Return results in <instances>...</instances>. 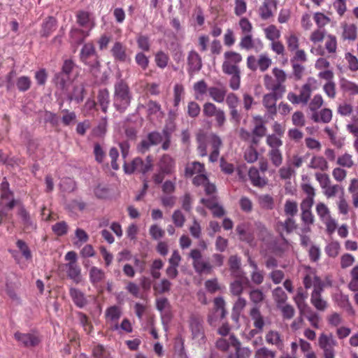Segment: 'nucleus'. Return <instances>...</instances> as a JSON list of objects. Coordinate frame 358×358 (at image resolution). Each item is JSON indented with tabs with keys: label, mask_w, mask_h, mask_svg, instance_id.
<instances>
[{
	"label": "nucleus",
	"mask_w": 358,
	"mask_h": 358,
	"mask_svg": "<svg viewBox=\"0 0 358 358\" xmlns=\"http://www.w3.org/2000/svg\"><path fill=\"white\" fill-rule=\"evenodd\" d=\"M97 101L98 103L101 108L102 111L106 113L110 103V95L107 89H103L99 91L97 95Z\"/></svg>",
	"instance_id": "nucleus-46"
},
{
	"label": "nucleus",
	"mask_w": 358,
	"mask_h": 358,
	"mask_svg": "<svg viewBox=\"0 0 358 358\" xmlns=\"http://www.w3.org/2000/svg\"><path fill=\"white\" fill-rule=\"evenodd\" d=\"M60 189L65 192H71L76 189V182L71 178H64L59 183Z\"/></svg>",
	"instance_id": "nucleus-62"
},
{
	"label": "nucleus",
	"mask_w": 358,
	"mask_h": 358,
	"mask_svg": "<svg viewBox=\"0 0 358 358\" xmlns=\"http://www.w3.org/2000/svg\"><path fill=\"white\" fill-rule=\"evenodd\" d=\"M132 98L127 83L122 80H118L114 85L113 106L120 113H124L130 106Z\"/></svg>",
	"instance_id": "nucleus-1"
},
{
	"label": "nucleus",
	"mask_w": 358,
	"mask_h": 358,
	"mask_svg": "<svg viewBox=\"0 0 358 358\" xmlns=\"http://www.w3.org/2000/svg\"><path fill=\"white\" fill-rule=\"evenodd\" d=\"M273 298L277 307L286 303L288 297L282 287H278L273 290Z\"/></svg>",
	"instance_id": "nucleus-53"
},
{
	"label": "nucleus",
	"mask_w": 358,
	"mask_h": 358,
	"mask_svg": "<svg viewBox=\"0 0 358 358\" xmlns=\"http://www.w3.org/2000/svg\"><path fill=\"white\" fill-rule=\"evenodd\" d=\"M246 64L247 67L252 71L259 69L261 72H265L271 66L272 59L266 54H261L257 58L254 55H249Z\"/></svg>",
	"instance_id": "nucleus-10"
},
{
	"label": "nucleus",
	"mask_w": 358,
	"mask_h": 358,
	"mask_svg": "<svg viewBox=\"0 0 358 358\" xmlns=\"http://www.w3.org/2000/svg\"><path fill=\"white\" fill-rule=\"evenodd\" d=\"M169 61V56L162 50L158 51L155 55V62L156 65L160 69H164L167 66Z\"/></svg>",
	"instance_id": "nucleus-57"
},
{
	"label": "nucleus",
	"mask_w": 358,
	"mask_h": 358,
	"mask_svg": "<svg viewBox=\"0 0 358 358\" xmlns=\"http://www.w3.org/2000/svg\"><path fill=\"white\" fill-rule=\"evenodd\" d=\"M278 228L282 236L283 231L287 234L292 232L296 228V224L294 219L289 217L284 222H278Z\"/></svg>",
	"instance_id": "nucleus-47"
},
{
	"label": "nucleus",
	"mask_w": 358,
	"mask_h": 358,
	"mask_svg": "<svg viewBox=\"0 0 358 358\" xmlns=\"http://www.w3.org/2000/svg\"><path fill=\"white\" fill-rule=\"evenodd\" d=\"M18 215L22 220L24 226V230L30 232L36 228V224L32 221L29 213L24 207H20L18 210Z\"/></svg>",
	"instance_id": "nucleus-35"
},
{
	"label": "nucleus",
	"mask_w": 358,
	"mask_h": 358,
	"mask_svg": "<svg viewBox=\"0 0 358 358\" xmlns=\"http://www.w3.org/2000/svg\"><path fill=\"white\" fill-rule=\"evenodd\" d=\"M152 162L151 155H148L145 162L141 157H136L129 163L124 162L123 168L127 174H132L135 172L145 174L152 169Z\"/></svg>",
	"instance_id": "nucleus-4"
},
{
	"label": "nucleus",
	"mask_w": 358,
	"mask_h": 358,
	"mask_svg": "<svg viewBox=\"0 0 358 358\" xmlns=\"http://www.w3.org/2000/svg\"><path fill=\"white\" fill-rule=\"evenodd\" d=\"M236 231L241 241L252 244L255 240L254 231L251 224L248 222H243L237 225Z\"/></svg>",
	"instance_id": "nucleus-20"
},
{
	"label": "nucleus",
	"mask_w": 358,
	"mask_h": 358,
	"mask_svg": "<svg viewBox=\"0 0 358 358\" xmlns=\"http://www.w3.org/2000/svg\"><path fill=\"white\" fill-rule=\"evenodd\" d=\"M299 312L301 315H304L305 318L308 320L313 328H320L321 317L320 315L314 311L310 306L306 307V308L301 310Z\"/></svg>",
	"instance_id": "nucleus-31"
},
{
	"label": "nucleus",
	"mask_w": 358,
	"mask_h": 358,
	"mask_svg": "<svg viewBox=\"0 0 358 358\" xmlns=\"http://www.w3.org/2000/svg\"><path fill=\"white\" fill-rule=\"evenodd\" d=\"M313 204L302 203H301V218L305 225H311L314 223L315 217L311 211V208Z\"/></svg>",
	"instance_id": "nucleus-38"
},
{
	"label": "nucleus",
	"mask_w": 358,
	"mask_h": 358,
	"mask_svg": "<svg viewBox=\"0 0 358 358\" xmlns=\"http://www.w3.org/2000/svg\"><path fill=\"white\" fill-rule=\"evenodd\" d=\"M220 86H212L209 87L208 94L212 99L217 103H222L226 100L228 94L225 86L222 83H218Z\"/></svg>",
	"instance_id": "nucleus-25"
},
{
	"label": "nucleus",
	"mask_w": 358,
	"mask_h": 358,
	"mask_svg": "<svg viewBox=\"0 0 358 358\" xmlns=\"http://www.w3.org/2000/svg\"><path fill=\"white\" fill-rule=\"evenodd\" d=\"M53 82L57 88L62 91H66L71 83L70 76L58 72L55 75Z\"/></svg>",
	"instance_id": "nucleus-41"
},
{
	"label": "nucleus",
	"mask_w": 358,
	"mask_h": 358,
	"mask_svg": "<svg viewBox=\"0 0 358 358\" xmlns=\"http://www.w3.org/2000/svg\"><path fill=\"white\" fill-rule=\"evenodd\" d=\"M229 340L231 345L235 348L236 358H249L250 357L251 350L248 347H241V342L234 334L230 335Z\"/></svg>",
	"instance_id": "nucleus-27"
},
{
	"label": "nucleus",
	"mask_w": 358,
	"mask_h": 358,
	"mask_svg": "<svg viewBox=\"0 0 358 358\" xmlns=\"http://www.w3.org/2000/svg\"><path fill=\"white\" fill-rule=\"evenodd\" d=\"M277 352L266 346L258 348L255 352V358H276Z\"/></svg>",
	"instance_id": "nucleus-54"
},
{
	"label": "nucleus",
	"mask_w": 358,
	"mask_h": 358,
	"mask_svg": "<svg viewBox=\"0 0 358 358\" xmlns=\"http://www.w3.org/2000/svg\"><path fill=\"white\" fill-rule=\"evenodd\" d=\"M325 49L329 54H335L337 50V39L334 35L329 34L326 36Z\"/></svg>",
	"instance_id": "nucleus-60"
},
{
	"label": "nucleus",
	"mask_w": 358,
	"mask_h": 358,
	"mask_svg": "<svg viewBox=\"0 0 358 358\" xmlns=\"http://www.w3.org/2000/svg\"><path fill=\"white\" fill-rule=\"evenodd\" d=\"M209 143L213 149L209 156L211 162H217L220 155V148L222 145L221 138L216 134H211L209 137Z\"/></svg>",
	"instance_id": "nucleus-29"
},
{
	"label": "nucleus",
	"mask_w": 358,
	"mask_h": 358,
	"mask_svg": "<svg viewBox=\"0 0 358 358\" xmlns=\"http://www.w3.org/2000/svg\"><path fill=\"white\" fill-rule=\"evenodd\" d=\"M303 283L306 289L313 287V290H324V282L315 273L306 274L303 279Z\"/></svg>",
	"instance_id": "nucleus-22"
},
{
	"label": "nucleus",
	"mask_w": 358,
	"mask_h": 358,
	"mask_svg": "<svg viewBox=\"0 0 358 358\" xmlns=\"http://www.w3.org/2000/svg\"><path fill=\"white\" fill-rule=\"evenodd\" d=\"M163 141V136L157 132L152 131L148 134L147 138L141 141L137 149L141 153H145L152 145H157Z\"/></svg>",
	"instance_id": "nucleus-14"
},
{
	"label": "nucleus",
	"mask_w": 358,
	"mask_h": 358,
	"mask_svg": "<svg viewBox=\"0 0 358 358\" xmlns=\"http://www.w3.org/2000/svg\"><path fill=\"white\" fill-rule=\"evenodd\" d=\"M357 38V27L354 24H345L343 26L342 38L354 41Z\"/></svg>",
	"instance_id": "nucleus-42"
},
{
	"label": "nucleus",
	"mask_w": 358,
	"mask_h": 358,
	"mask_svg": "<svg viewBox=\"0 0 358 358\" xmlns=\"http://www.w3.org/2000/svg\"><path fill=\"white\" fill-rule=\"evenodd\" d=\"M193 260L192 265L195 271L199 274H210L213 271V265L208 261L202 259V255L199 250L193 249L189 255Z\"/></svg>",
	"instance_id": "nucleus-9"
},
{
	"label": "nucleus",
	"mask_w": 358,
	"mask_h": 358,
	"mask_svg": "<svg viewBox=\"0 0 358 358\" xmlns=\"http://www.w3.org/2000/svg\"><path fill=\"white\" fill-rule=\"evenodd\" d=\"M205 172L204 164L199 162H193L187 164L185 174L187 177H192L196 173L201 174Z\"/></svg>",
	"instance_id": "nucleus-43"
},
{
	"label": "nucleus",
	"mask_w": 358,
	"mask_h": 358,
	"mask_svg": "<svg viewBox=\"0 0 358 358\" xmlns=\"http://www.w3.org/2000/svg\"><path fill=\"white\" fill-rule=\"evenodd\" d=\"M265 341L267 344L274 345L279 350H282L285 347V340L282 334L277 331L271 329L265 334Z\"/></svg>",
	"instance_id": "nucleus-21"
},
{
	"label": "nucleus",
	"mask_w": 358,
	"mask_h": 358,
	"mask_svg": "<svg viewBox=\"0 0 358 358\" xmlns=\"http://www.w3.org/2000/svg\"><path fill=\"white\" fill-rule=\"evenodd\" d=\"M318 345L322 350L324 358H335L334 348L337 345V342L331 334L322 333L318 338Z\"/></svg>",
	"instance_id": "nucleus-8"
},
{
	"label": "nucleus",
	"mask_w": 358,
	"mask_h": 358,
	"mask_svg": "<svg viewBox=\"0 0 358 358\" xmlns=\"http://www.w3.org/2000/svg\"><path fill=\"white\" fill-rule=\"evenodd\" d=\"M122 314V309L117 306H110L106 310V319L107 322L110 323L112 330L115 331L119 329L118 320L121 317Z\"/></svg>",
	"instance_id": "nucleus-17"
},
{
	"label": "nucleus",
	"mask_w": 358,
	"mask_h": 358,
	"mask_svg": "<svg viewBox=\"0 0 358 358\" xmlns=\"http://www.w3.org/2000/svg\"><path fill=\"white\" fill-rule=\"evenodd\" d=\"M69 294L75 305L78 308H83L88 303L85 294L78 289L71 288L69 290Z\"/></svg>",
	"instance_id": "nucleus-37"
},
{
	"label": "nucleus",
	"mask_w": 358,
	"mask_h": 358,
	"mask_svg": "<svg viewBox=\"0 0 358 358\" xmlns=\"http://www.w3.org/2000/svg\"><path fill=\"white\" fill-rule=\"evenodd\" d=\"M248 176L253 186L264 187L267 185V179L261 177L257 168L252 166L248 171Z\"/></svg>",
	"instance_id": "nucleus-34"
},
{
	"label": "nucleus",
	"mask_w": 358,
	"mask_h": 358,
	"mask_svg": "<svg viewBox=\"0 0 358 358\" xmlns=\"http://www.w3.org/2000/svg\"><path fill=\"white\" fill-rule=\"evenodd\" d=\"M107 119L101 118L98 125L92 129V135L96 137H102L105 135L107 130Z\"/></svg>",
	"instance_id": "nucleus-64"
},
{
	"label": "nucleus",
	"mask_w": 358,
	"mask_h": 358,
	"mask_svg": "<svg viewBox=\"0 0 358 358\" xmlns=\"http://www.w3.org/2000/svg\"><path fill=\"white\" fill-rule=\"evenodd\" d=\"M215 313L209 315L208 322L210 326H215L218 318L223 319L227 313L225 310V301L222 297H217L214 299Z\"/></svg>",
	"instance_id": "nucleus-16"
},
{
	"label": "nucleus",
	"mask_w": 358,
	"mask_h": 358,
	"mask_svg": "<svg viewBox=\"0 0 358 358\" xmlns=\"http://www.w3.org/2000/svg\"><path fill=\"white\" fill-rule=\"evenodd\" d=\"M226 104L229 108V120L234 125L238 126L243 118L241 109H238L240 99L234 92L228 93Z\"/></svg>",
	"instance_id": "nucleus-5"
},
{
	"label": "nucleus",
	"mask_w": 358,
	"mask_h": 358,
	"mask_svg": "<svg viewBox=\"0 0 358 358\" xmlns=\"http://www.w3.org/2000/svg\"><path fill=\"white\" fill-rule=\"evenodd\" d=\"M235 280L231 282L229 290L232 295L239 296L243 292L244 285L249 282L248 278L245 275L241 277H234Z\"/></svg>",
	"instance_id": "nucleus-28"
},
{
	"label": "nucleus",
	"mask_w": 358,
	"mask_h": 358,
	"mask_svg": "<svg viewBox=\"0 0 358 358\" xmlns=\"http://www.w3.org/2000/svg\"><path fill=\"white\" fill-rule=\"evenodd\" d=\"M80 58L82 62L88 66L90 73L97 77L100 73L99 57L92 43H85L80 53Z\"/></svg>",
	"instance_id": "nucleus-3"
},
{
	"label": "nucleus",
	"mask_w": 358,
	"mask_h": 358,
	"mask_svg": "<svg viewBox=\"0 0 358 358\" xmlns=\"http://www.w3.org/2000/svg\"><path fill=\"white\" fill-rule=\"evenodd\" d=\"M266 38L272 41L278 40L280 37V31L273 24H271L264 29Z\"/></svg>",
	"instance_id": "nucleus-56"
},
{
	"label": "nucleus",
	"mask_w": 358,
	"mask_h": 358,
	"mask_svg": "<svg viewBox=\"0 0 358 358\" xmlns=\"http://www.w3.org/2000/svg\"><path fill=\"white\" fill-rule=\"evenodd\" d=\"M268 157L275 167H279L282 164L283 157L280 149H270L268 152Z\"/></svg>",
	"instance_id": "nucleus-49"
},
{
	"label": "nucleus",
	"mask_w": 358,
	"mask_h": 358,
	"mask_svg": "<svg viewBox=\"0 0 358 358\" xmlns=\"http://www.w3.org/2000/svg\"><path fill=\"white\" fill-rule=\"evenodd\" d=\"M198 143L197 150L201 157L207 155V136L204 133H199L196 135Z\"/></svg>",
	"instance_id": "nucleus-52"
},
{
	"label": "nucleus",
	"mask_w": 358,
	"mask_h": 358,
	"mask_svg": "<svg viewBox=\"0 0 358 358\" xmlns=\"http://www.w3.org/2000/svg\"><path fill=\"white\" fill-rule=\"evenodd\" d=\"M110 52L114 59L117 61L125 62L130 60L129 57L127 54V47L121 42H115Z\"/></svg>",
	"instance_id": "nucleus-26"
},
{
	"label": "nucleus",
	"mask_w": 358,
	"mask_h": 358,
	"mask_svg": "<svg viewBox=\"0 0 358 358\" xmlns=\"http://www.w3.org/2000/svg\"><path fill=\"white\" fill-rule=\"evenodd\" d=\"M203 115L208 118L214 117L215 125L219 128L223 127L227 120L224 111L211 102L203 104Z\"/></svg>",
	"instance_id": "nucleus-7"
},
{
	"label": "nucleus",
	"mask_w": 358,
	"mask_h": 358,
	"mask_svg": "<svg viewBox=\"0 0 358 358\" xmlns=\"http://www.w3.org/2000/svg\"><path fill=\"white\" fill-rule=\"evenodd\" d=\"M284 94L272 92L268 93L263 96L262 103L266 108L267 113L271 119H273L277 113L276 102L281 99Z\"/></svg>",
	"instance_id": "nucleus-15"
},
{
	"label": "nucleus",
	"mask_w": 358,
	"mask_h": 358,
	"mask_svg": "<svg viewBox=\"0 0 358 358\" xmlns=\"http://www.w3.org/2000/svg\"><path fill=\"white\" fill-rule=\"evenodd\" d=\"M239 138L247 143H249L250 145H257V140L253 136L252 132L249 131L245 128H241L239 129Z\"/></svg>",
	"instance_id": "nucleus-61"
},
{
	"label": "nucleus",
	"mask_w": 358,
	"mask_h": 358,
	"mask_svg": "<svg viewBox=\"0 0 358 358\" xmlns=\"http://www.w3.org/2000/svg\"><path fill=\"white\" fill-rule=\"evenodd\" d=\"M90 280L92 285H96L105 278L104 271L96 266H92L89 273Z\"/></svg>",
	"instance_id": "nucleus-50"
},
{
	"label": "nucleus",
	"mask_w": 358,
	"mask_h": 358,
	"mask_svg": "<svg viewBox=\"0 0 358 358\" xmlns=\"http://www.w3.org/2000/svg\"><path fill=\"white\" fill-rule=\"evenodd\" d=\"M89 31L79 28H72L69 32V42L76 46L82 44L90 35Z\"/></svg>",
	"instance_id": "nucleus-24"
},
{
	"label": "nucleus",
	"mask_w": 358,
	"mask_h": 358,
	"mask_svg": "<svg viewBox=\"0 0 358 358\" xmlns=\"http://www.w3.org/2000/svg\"><path fill=\"white\" fill-rule=\"evenodd\" d=\"M337 164L342 167L350 169L355 165L352 156L348 153H344L339 156L336 161Z\"/></svg>",
	"instance_id": "nucleus-59"
},
{
	"label": "nucleus",
	"mask_w": 358,
	"mask_h": 358,
	"mask_svg": "<svg viewBox=\"0 0 358 358\" xmlns=\"http://www.w3.org/2000/svg\"><path fill=\"white\" fill-rule=\"evenodd\" d=\"M193 90L195 98L199 99L201 96L205 95L207 92H208L209 87H208V85L204 80H201L194 84Z\"/></svg>",
	"instance_id": "nucleus-51"
},
{
	"label": "nucleus",
	"mask_w": 358,
	"mask_h": 358,
	"mask_svg": "<svg viewBox=\"0 0 358 358\" xmlns=\"http://www.w3.org/2000/svg\"><path fill=\"white\" fill-rule=\"evenodd\" d=\"M66 268L67 276L74 282L78 284L82 281L81 268L78 264L68 263Z\"/></svg>",
	"instance_id": "nucleus-36"
},
{
	"label": "nucleus",
	"mask_w": 358,
	"mask_h": 358,
	"mask_svg": "<svg viewBox=\"0 0 358 358\" xmlns=\"http://www.w3.org/2000/svg\"><path fill=\"white\" fill-rule=\"evenodd\" d=\"M307 297L308 293L306 291H304L302 287H299L297 289L296 294L294 296L293 299L299 311L306 308V307L309 306L306 303V299H307Z\"/></svg>",
	"instance_id": "nucleus-44"
},
{
	"label": "nucleus",
	"mask_w": 358,
	"mask_h": 358,
	"mask_svg": "<svg viewBox=\"0 0 358 358\" xmlns=\"http://www.w3.org/2000/svg\"><path fill=\"white\" fill-rule=\"evenodd\" d=\"M272 76L270 74H264L263 83L265 88L272 92L284 94L286 92L285 83L287 80L285 72L278 67L272 69Z\"/></svg>",
	"instance_id": "nucleus-2"
},
{
	"label": "nucleus",
	"mask_w": 358,
	"mask_h": 358,
	"mask_svg": "<svg viewBox=\"0 0 358 358\" xmlns=\"http://www.w3.org/2000/svg\"><path fill=\"white\" fill-rule=\"evenodd\" d=\"M85 92V86L83 83L76 84L73 87V92L69 95V100H75L77 103L83 101Z\"/></svg>",
	"instance_id": "nucleus-48"
},
{
	"label": "nucleus",
	"mask_w": 358,
	"mask_h": 358,
	"mask_svg": "<svg viewBox=\"0 0 358 358\" xmlns=\"http://www.w3.org/2000/svg\"><path fill=\"white\" fill-rule=\"evenodd\" d=\"M175 164V160L170 155L164 154L159 159L157 166L159 171L171 175L174 172Z\"/></svg>",
	"instance_id": "nucleus-23"
},
{
	"label": "nucleus",
	"mask_w": 358,
	"mask_h": 358,
	"mask_svg": "<svg viewBox=\"0 0 358 358\" xmlns=\"http://www.w3.org/2000/svg\"><path fill=\"white\" fill-rule=\"evenodd\" d=\"M302 190L307 194L306 199L302 201V203H314V197L315 196V189L310 184H303L301 186Z\"/></svg>",
	"instance_id": "nucleus-58"
},
{
	"label": "nucleus",
	"mask_w": 358,
	"mask_h": 358,
	"mask_svg": "<svg viewBox=\"0 0 358 358\" xmlns=\"http://www.w3.org/2000/svg\"><path fill=\"white\" fill-rule=\"evenodd\" d=\"M187 66V71L190 77L199 73L202 69L203 62L201 57L196 50H192L188 52Z\"/></svg>",
	"instance_id": "nucleus-12"
},
{
	"label": "nucleus",
	"mask_w": 358,
	"mask_h": 358,
	"mask_svg": "<svg viewBox=\"0 0 358 358\" xmlns=\"http://www.w3.org/2000/svg\"><path fill=\"white\" fill-rule=\"evenodd\" d=\"M278 308L281 311L282 317L284 320H291L295 315V309L290 304L285 303L278 306Z\"/></svg>",
	"instance_id": "nucleus-55"
},
{
	"label": "nucleus",
	"mask_w": 358,
	"mask_h": 358,
	"mask_svg": "<svg viewBox=\"0 0 358 358\" xmlns=\"http://www.w3.org/2000/svg\"><path fill=\"white\" fill-rule=\"evenodd\" d=\"M189 327L192 331V338L199 342L205 341L203 319L197 315H192L189 319Z\"/></svg>",
	"instance_id": "nucleus-13"
},
{
	"label": "nucleus",
	"mask_w": 358,
	"mask_h": 358,
	"mask_svg": "<svg viewBox=\"0 0 358 358\" xmlns=\"http://www.w3.org/2000/svg\"><path fill=\"white\" fill-rule=\"evenodd\" d=\"M229 270L232 277H241L245 275L243 271L241 269V260L237 255H231L228 260Z\"/></svg>",
	"instance_id": "nucleus-32"
},
{
	"label": "nucleus",
	"mask_w": 358,
	"mask_h": 358,
	"mask_svg": "<svg viewBox=\"0 0 358 358\" xmlns=\"http://www.w3.org/2000/svg\"><path fill=\"white\" fill-rule=\"evenodd\" d=\"M243 57L238 52L227 51L224 53V62L222 70L224 74H231L235 71H241L238 64L242 62Z\"/></svg>",
	"instance_id": "nucleus-6"
},
{
	"label": "nucleus",
	"mask_w": 358,
	"mask_h": 358,
	"mask_svg": "<svg viewBox=\"0 0 358 358\" xmlns=\"http://www.w3.org/2000/svg\"><path fill=\"white\" fill-rule=\"evenodd\" d=\"M308 167L313 169H318L322 171H327L329 168L327 160L321 156H314L312 157Z\"/></svg>",
	"instance_id": "nucleus-45"
},
{
	"label": "nucleus",
	"mask_w": 358,
	"mask_h": 358,
	"mask_svg": "<svg viewBox=\"0 0 358 358\" xmlns=\"http://www.w3.org/2000/svg\"><path fill=\"white\" fill-rule=\"evenodd\" d=\"M315 210L321 221H324L331 217V213L329 208L326 204H324L322 202H319L316 205Z\"/></svg>",
	"instance_id": "nucleus-63"
},
{
	"label": "nucleus",
	"mask_w": 358,
	"mask_h": 358,
	"mask_svg": "<svg viewBox=\"0 0 358 358\" xmlns=\"http://www.w3.org/2000/svg\"><path fill=\"white\" fill-rule=\"evenodd\" d=\"M323 290H313L310 296V303L315 308L321 312H324L328 306L327 302L322 298V292Z\"/></svg>",
	"instance_id": "nucleus-30"
},
{
	"label": "nucleus",
	"mask_w": 358,
	"mask_h": 358,
	"mask_svg": "<svg viewBox=\"0 0 358 358\" xmlns=\"http://www.w3.org/2000/svg\"><path fill=\"white\" fill-rule=\"evenodd\" d=\"M76 17L77 24L84 29L90 31L94 27V18L90 12L78 10Z\"/></svg>",
	"instance_id": "nucleus-18"
},
{
	"label": "nucleus",
	"mask_w": 358,
	"mask_h": 358,
	"mask_svg": "<svg viewBox=\"0 0 358 358\" xmlns=\"http://www.w3.org/2000/svg\"><path fill=\"white\" fill-rule=\"evenodd\" d=\"M0 205L9 210L13 209L16 201L14 199L13 192L10 189L9 183L4 178L0 187Z\"/></svg>",
	"instance_id": "nucleus-11"
},
{
	"label": "nucleus",
	"mask_w": 358,
	"mask_h": 358,
	"mask_svg": "<svg viewBox=\"0 0 358 358\" xmlns=\"http://www.w3.org/2000/svg\"><path fill=\"white\" fill-rule=\"evenodd\" d=\"M333 117L332 110L329 108H324L317 111V113H312L310 119L316 123H329Z\"/></svg>",
	"instance_id": "nucleus-33"
},
{
	"label": "nucleus",
	"mask_w": 358,
	"mask_h": 358,
	"mask_svg": "<svg viewBox=\"0 0 358 358\" xmlns=\"http://www.w3.org/2000/svg\"><path fill=\"white\" fill-rule=\"evenodd\" d=\"M15 338L25 348H33L38 345L40 342V338L34 334L27 333L23 334L16 332L14 335Z\"/></svg>",
	"instance_id": "nucleus-19"
},
{
	"label": "nucleus",
	"mask_w": 358,
	"mask_h": 358,
	"mask_svg": "<svg viewBox=\"0 0 358 358\" xmlns=\"http://www.w3.org/2000/svg\"><path fill=\"white\" fill-rule=\"evenodd\" d=\"M250 315L253 321L254 327L259 331H263L265 326L264 317L262 315L259 308L257 306L253 307L250 312Z\"/></svg>",
	"instance_id": "nucleus-40"
},
{
	"label": "nucleus",
	"mask_w": 358,
	"mask_h": 358,
	"mask_svg": "<svg viewBox=\"0 0 358 358\" xmlns=\"http://www.w3.org/2000/svg\"><path fill=\"white\" fill-rule=\"evenodd\" d=\"M57 28V21L52 17H48L41 26L40 34L42 37L48 38Z\"/></svg>",
	"instance_id": "nucleus-39"
}]
</instances>
